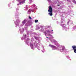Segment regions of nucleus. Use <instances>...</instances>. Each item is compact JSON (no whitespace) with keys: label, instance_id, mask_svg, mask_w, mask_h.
I'll use <instances>...</instances> for the list:
<instances>
[{"label":"nucleus","instance_id":"20","mask_svg":"<svg viewBox=\"0 0 76 76\" xmlns=\"http://www.w3.org/2000/svg\"><path fill=\"white\" fill-rule=\"evenodd\" d=\"M63 25H65V24H63Z\"/></svg>","mask_w":76,"mask_h":76},{"label":"nucleus","instance_id":"9","mask_svg":"<svg viewBox=\"0 0 76 76\" xmlns=\"http://www.w3.org/2000/svg\"><path fill=\"white\" fill-rule=\"evenodd\" d=\"M46 31H47V32L48 33H50V31H49V30H47Z\"/></svg>","mask_w":76,"mask_h":76},{"label":"nucleus","instance_id":"22","mask_svg":"<svg viewBox=\"0 0 76 76\" xmlns=\"http://www.w3.org/2000/svg\"><path fill=\"white\" fill-rule=\"evenodd\" d=\"M48 38V37H47V38Z\"/></svg>","mask_w":76,"mask_h":76},{"label":"nucleus","instance_id":"14","mask_svg":"<svg viewBox=\"0 0 76 76\" xmlns=\"http://www.w3.org/2000/svg\"><path fill=\"white\" fill-rule=\"evenodd\" d=\"M44 33L45 34V33H46V31H45V32H44Z\"/></svg>","mask_w":76,"mask_h":76},{"label":"nucleus","instance_id":"10","mask_svg":"<svg viewBox=\"0 0 76 76\" xmlns=\"http://www.w3.org/2000/svg\"><path fill=\"white\" fill-rule=\"evenodd\" d=\"M28 18L29 19H32V18H31V17L30 16H29Z\"/></svg>","mask_w":76,"mask_h":76},{"label":"nucleus","instance_id":"8","mask_svg":"<svg viewBox=\"0 0 76 76\" xmlns=\"http://www.w3.org/2000/svg\"><path fill=\"white\" fill-rule=\"evenodd\" d=\"M74 52L75 53H76V49L74 50Z\"/></svg>","mask_w":76,"mask_h":76},{"label":"nucleus","instance_id":"6","mask_svg":"<svg viewBox=\"0 0 76 76\" xmlns=\"http://www.w3.org/2000/svg\"><path fill=\"white\" fill-rule=\"evenodd\" d=\"M25 23H26V21H23V23L24 24H25Z\"/></svg>","mask_w":76,"mask_h":76},{"label":"nucleus","instance_id":"5","mask_svg":"<svg viewBox=\"0 0 76 76\" xmlns=\"http://www.w3.org/2000/svg\"><path fill=\"white\" fill-rule=\"evenodd\" d=\"M34 38L35 39H36V40H37V39H38V37H35Z\"/></svg>","mask_w":76,"mask_h":76},{"label":"nucleus","instance_id":"18","mask_svg":"<svg viewBox=\"0 0 76 76\" xmlns=\"http://www.w3.org/2000/svg\"><path fill=\"white\" fill-rule=\"evenodd\" d=\"M32 0H30V1H32Z\"/></svg>","mask_w":76,"mask_h":76},{"label":"nucleus","instance_id":"12","mask_svg":"<svg viewBox=\"0 0 76 76\" xmlns=\"http://www.w3.org/2000/svg\"><path fill=\"white\" fill-rule=\"evenodd\" d=\"M53 42H57V41L56 40H53Z\"/></svg>","mask_w":76,"mask_h":76},{"label":"nucleus","instance_id":"19","mask_svg":"<svg viewBox=\"0 0 76 76\" xmlns=\"http://www.w3.org/2000/svg\"><path fill=\"white\" fill-rule=\"evenodd\" d=\"M45 34V35H47V33Z\"/></svg>","mask_w":76,"mask_h":76},{"label":"nucleus","instance_id":"17","mask_svg":"<svg viewBox=\"0 0 76 76\" xmlns=\"http://www.w3.org/2000/svg\"><path fill=\"white\" fill-rule=\"evenodd\" d=\"M17 5H18V6H19V4H17Z\"/></svg>","mask_w":76,"mask_h":76},{"label":"nucleus","instance_id":"13","mask_svg":"<svg viewBox=\"0 0 76 76\" xmlns=\"http://www.w3.org/2000/svg\"><path fill=\"white\" fill-rule=\"evenodd\" d=\"M74 3H75V4H76V1H74Z\"/></svg>","mask_w":76,"mask_h":76},{"label":"nucleus","instance_id":"7","mask_svg":"<svg viewBox=\"0 0 76 76\" xmlns=\"http://www.w3.org/2000/svg\"><path fill=\"white\" fill-rule=\"evenodd\" d=\"M38 22V20H35V23H37V22Z\"/></svg>","mask_w":76,"mask_h":76},{"label":"nucleus","instance_id":"1","mask_svg":"<svg viewBox=\"0 0 76 76\" xmlns=\"http://www.w3.org/2000/svg\"><path fill=\"white\" fill-rule=\"evenodd\" d=\"M49 10H48V12L49 13H48V15H49L50 16H53V8L51 6H49L48 7Z\"/></svg>","mask_w":76,"mask_h":76},{"label":"nucleus","instance_id":"15","mask_svg":"<svg viewBox=\"0 0 76 76\" xmlns=\"http://www.w3.org/2000/svg\"><path fill=\"white\" fill-rule=\"evenodd\" d=\"M57 6H60V5H57Z\"/></svg>","mask_w":76,"mask_h":76},{"label":"nucleus","instance_id":"16","mask_svg":"<svg viewBox=\"0 0 76 76\" xmlns=\"http://www.w3.org/2000/svg\"><path fill=\"white\" fill-rule=\"evenodd\" d=\"M18 1H20V0H18Z\"/></svg>","mask_w":76,"mask_h":76},{"label":"nucleus","instance_id":"11","mask_svg":"<svg viewBox=\"0 0 76 76\" xmlns=\"http://www.w3.org/2000/svg\"><path fill=\"white\" fill-rule=\"evenodd\" d=\"M48 36H51V34H48Z\"/></svg>","mask_w":76,"mask_h":76},{"label":"nucleus","instance_id":"4","mask_svg":"<svg viewBox=\"0 0 76 76\" xmlns=\"http://www.w3.org/2000/svg\"><path fill=\"white\" fill-rule=\"evenodd\" d=\"M24 2H25V1H23L22 2H20V4L21 3H22L23 4V3H24Z\"/></svg>","mask_w":76,"mask_h":76},{"label":"nucleus","instance_id":"3","mask_svg":"<svg viewBox=\"0 0 76 76\" xmlns=\"http://www.w3.org/2000/svg\"><path fill=\"white\" fill-rule=\"evenodd\" d=\"M50 46L51 47H52V48H56V47L53 45H50Z\"/></svg>","mask_w":76,"mask_h":76},{"label":"nucleus","instance_id":"21","mask_svg":"<svg viewBox=\"0 0 76 76\" xmlns=\"http://www.w3.org/2000/svg\"><path fill=\"white\" fill-rule=\"evenodd\" d=\"M51 31H53V30H52Z\"/></svg>","mask_w":76,"mask_h":76},{"label":"nucleus","instance_id":"2","mask_svg":"<svg viewBox=\"0 0 76 76\" xmlns=\"http://www.w3.org/2000/svg\"><path fill=\"white\" fill-rule=\"evenodd\" d=\"M72 48H73V50H74L76 49V45H73L72 47Z\"/></svg>","mask_w":76,"mask_h":76},{"label":"nucleus","instance_id":"23","mask_svg":"<svg viewBox=\"0 0 76 76\" xmlns=\"http://www.w3.org/2000/svg\"><path fill=\"white\" fill-rule=\"evenodd\" d=\"M62 50H63V49H62Z\"/></svg>","mask_w":76,"mask_h":76}]
</instances>
